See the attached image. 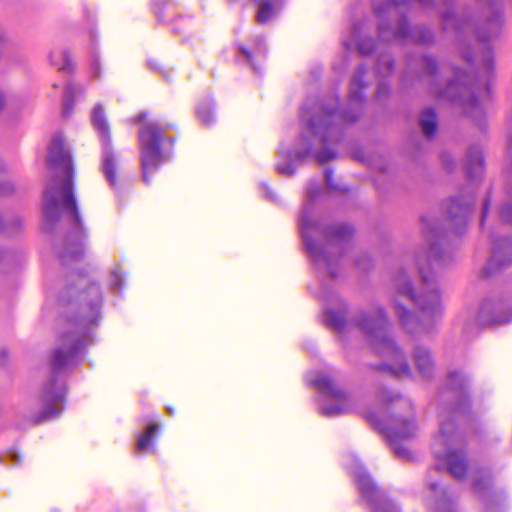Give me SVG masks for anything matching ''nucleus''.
<instances>
[{
  "label": "nucleus",
  "instance_id": "nucleus-1",
  "mask_svg": "<svg viewBox=\"0 0 512 512\" xmlns=\"http://www.w3.org/2000/svg\"><path fill=\"white\" fill-rule=\"evenodd\" d=\"M47 165L53 174V180L46 188L44 196L45 222L52 225L60 218L62 211H67L78 224L80 218L73 193V165L61 136L51 142Z\"/></svg>",
  "mask_w": 512,
  "mask_h": 512
},
{
  "label": "nucleus",
  "instance_id": "nucleus-2",
  "mask_svg": "<svg viewBox=\"0 0 512 512\" xmlns=\"http://www.w3.org/2000/svg\"><path fill=\"white\" fill-rule=\"evenodd\" d=\"M386 323V315L383 310H380L375 318L363 315L358 325L367 336L372 350L387 360L386 363L378 366L377 369L389 372L397 377L408 376L410 369L406 359L396 345L385 335Z\"/></svg>",
  "mask_w": 512,
  "mask_h": 512
},
{
  "label": "nucleus",
  "instance_id": "nucleus-3",
  "mask_svg": "<svg viewBox=\"0 0 512 512\" xmlns=\"http://www.w3.org/2000/svg\"><path fill=\"white\" fill-rule=\"evenodd\" d=\"M414 430L411 403L402 398L397 399L392 407V419L386 428V435L398 457H406L408 451L398 447L397 442L412 437Z\"/></svg>",
  "mask_w": 512,
  "mask_h": 512
},
{
  "label": "nucleus",
  "instance_id": "nucleus-4",
  "mask_svg": "<svg viewBox=\"0 0 512 512\" xmlns=\"http://www.w3.org/2000/svg\"><path fill=\"white\" fill-rule=\"evenodd\" d=\"M139 141L142 153V177L143 181L149 184L165 161L161 150L165 137L161 130H141Z\"/></svg>",
  "mask_w": 512,
  "mask_h": 512
},
{
  "label": "nucleus",
  "instance_id": "nucleus-5",
  "mask_svg": "<svg viewBox=\"0 0 512 512\" xmlns=\"http://www.w3.org/2000/svg\"><path fill=\"white\" fill-rule=\"evenodd\" d=\"M423 283L427 286V290L422 293L419 297H416L413 293L412 285L409 281L399 279L396 283L400 293L406 294L412 301H414L420 309L433 316L440 314L441 312V301L440 294L436 289H429V278L423 268H420Z\"/></svg>",
  "mask_w": 512,
  "mask_h": 512
},
{
  "label": "nucleus",
  "instance_id": "nucleus-6",
  "mask_svg": "<svg viewBox=\"0 0 512 512\" xmlns=\"http://www.w3.org/2000/svg\"><path fill=\"white\" fill-rule=\"evenodd\" d=\"M357 484L372 512H399L386 495L377 488L369 475L360 474L357 477Z\"/></svg>",
  "mask_w": 512,
  "mask_h": 512
},
{
  "label": "nucleus",
  "instance_id": "nucleus-7",
  "mask_svg": "<svg viewBox=\"0 0 512 512\" xmlns=\"http://www.w3.org/2000/svg\"><path fill=\"white\" fill-rule=\"evenodd\" d=\"M102 138L105 141L106 146L103 156L102 170L110 186L115 188L118 186L119 183L117 176V161L115 154L113 153L108 144L109 135L107 133V130H105V132L103 133Z\"/></svg>",
  "mask_w": 512,
  "mask_h": 512
},
{
  "label": "nucleus",
  "instance_id": "nucleus-8",
  "mask_svg": "<svg viewBox=\"0 0 512 512\" xmlns=\"http://www.w3.org/2000/svg\"><path fill=\"white\" fill-rule=\"evenodd\" d=\"M314 386L324 396L337 400H346L344 390L338 387L329 375L321 374L314 380Z\"/></svg>",
  "mask_w": 512,
  "mask_h": 512
},
{
  "label": "nucleus",
  "instance_id": "nucleus-9",
  "mask_svg": "<svg viewBox=\"0 0 512 512\" xmlns=\"http://www.w3.org/2000/svg\"><path fill=\"white\" fill-rule=\"evenodd\" d=\"M446 461L449 473L455 479H463L468 471V465L463 453L454 450H448L446 454Z\"/></svg>",
  "mask_w": 512,
  "mask_h": 512
},
{
  "label": "nucleus",
  "instance_id": "nucleus-10",
  "mask_svg": "<svg viewBox=\"0 0 512 512\" xmlns=\"http://www.w3.org/2000/svg\"><path fill=\"white\" fill-rule=\"evenodd\" d=\"M160 431L161 425L156 423L148 425L145 431L138 436L136 450L139 452H153Z\"/></svg>",
  "mask_w": 512,
  "mask_h": 512
},
{
  "label": "nucleus",
  "instance_id": "nucleus-11",
  "mask_svg": "<svg viewBox=\"0 0 512 512\" xmlns=\"http://www.w3.org/2000/svg\"><path fill=\"white\" fill-rule=\"evenodd\" d=\"M417 369L424 376H429L433 370L430 353L423 347H418L414 354Z\"/></svg>",
  "mask_w": 512,
  "mask_h": 512
},
{
  "label": "nucleus",
  "instance_id": "nucleus-12",
  "mask_svg": "<svg viewBox=\"0 0 512 512\" xmlns=\"http://www.w3.org/2000/svg\"><path fill=\"white\" fill-rule=\"evenodd\" d=\"M258 4L256 20L260 24L268 23L276 13V8L271 0H253Z\"/></svg>",
  "mask_w": 512,
  "mask_h": 512
},
{
  "label": "nucleus",
  "instance_id": "nucleus-13",
  "mask_svg": "<svg viewBox=\"0 0 512 512\" xmlns=\"http://www.w3.org/2000/svg\"><path fill=\"white\" fill-rule=\"evenodd\" d=\"M484 159L480 149L474 148L468 155L467 174L469 177H474L483 170Z\"/></svg>",
  "mask_w": 512,
  "mask_h": 512
},
{
  "label": "nucleus",
  "instance_id": "nucleus-14",
  "mask_svg": "<svg viewBox=\"0 0 512 512\" xmlns=\"http://www.w3.org/2000/svg\"><path fill=\"white\" fill-rule=\"evenodd\" d=\"M345 323L346 320L343 313L336 311H328L326 313L325 324L328 327L336 331H342L345 326Z\"/></svg>",
  "mask_w": 512,
  "mask_h": 512
},
{
  "label": "nucleus",
  "instance_id": "nucleus-15",
  "mask_svg": "<svg viewBox=\"0 0 512 512\" xmlns=\"http://www.w3.org/2000/svg\"><path fill=\"white\" fill-rule=\"evenodd\" d=\"M438 118L432 108H427L420 114V128H437Z\"/></svg>",
  "mask_w": 512,
  "mask_h": 512
},
{
  "label": "nucleus",
  "instance_id": "nucleus-16",
  "mask_svg": "<svg viewBox=\"0 0 512 512\" xmlns=\"http://www.w3.org/2000/svg\"><path fill=\"white\" fill-rule=\"evenodd\" d=\"M196 113L203 124H208L214 118L213 108L210 102L202 101L197 105Z\"/></svg>",
  "mask_w": 512,
  "mask_h": 512
},
{
  "label": "nucleus",
  "instance_id": "nucleus-17",
  "mask_svg": "<svg viewBox=\"0 0 512 512\" xmlns=\"http://www.w3.org/2000/svg\"><path fill=\"white\" fill-rule=\"evenodd\" d=\"M455 432H456V424H455L454 420L449 419V420L444 421L442 423L441 429H440L441 442L445 446H448L450 444V439L454 436Z\"/></svg>",
  "mask_w": 512,
  "mask_h": 512
},
{
  "label": "nucleus",
  "instance_id": "nucleus-18",
  "mask_svg": "<svg viewBox=\"0 0 512 512\" xmlns=\"http://www.w3.org/2000/svg\"><path fill=\"white\" fill-rule=\"evenodd\" d=\"M322 139H323V148L321 151H319L316 154V159L319 164H325L331 160H334L337 157L336 151L333 149H330L328 147L327 136L323 135Z\"/></svg>",
  "mask_w": 512,
  "mask_h": 512
},
{
  "label": "nucleus",
  "instance_id": "nucleus-19",
  "mask_svg": "<svg viewBox=\"0 0 512 512\" xmlns=\"http://www.w3.org/2000/svg\"><path fill=\"white\" fill-rule=\"evenodd\" d=\"M92 123L96 128H106L108 125L107 115L102 104H97L93 108Z\"/></svg>",
  "mask_w": 512,
  "mask_h": 512
},
{
  "label": "nucleus",
  "instance_id": "nucleus-20",
  "mask_svg": "<svg viewBox=\"0 0 512 512\" xmlns=\"http://www.w3.org/2000/svg\"><path fill=\"white\" fill-rule=\"evenodd\" d=\"M76 98V92L74 87L71 84H68L65 89V95H64V108H63V114L65 116H68L71 114L74 103Z\"/></svg>",
  "mask_w": 512,
  "mask_h": 512
},
{
  "label": "nucleus",
  "instance_id": "nucleus-21",
  "mask_svg": "<svg viewBox=\"0 0 512 512\" xmlns=\"http://www.w3.org/2000/svg\"><path fill=\"white\" fill-rule=\"evenodd\" d=\"M353 235V229L347 225L340 226L329 235V240L338 242L349 239Z\"/></svg>",
  "mask_w": 512,
  "mask_h": 512
},
{
  "label": "nucleus",
  "instance_id": "nucleus-22",
  "mask_svg": "<svg viewBox=\"0 0 512 512\" xmlns=\"http://www.w3.org/2000/svg\"><path fill=\"white\" fill-rule=\"evenodd\" d=\"M62 57H63V65H59L58 62H55L53 61V59L51 58V63L58 67V71L61 72V73H64V74H68V75H71L74 73V70H75V66H74V63L69 55V53L67 51H64L62 53Z\"/></svg>",
  "mask_w": 512,
  "mask_h": 512
},
{
  "label": "nucleus",
  "instance_id": "nucleus-23",
  "mask_svg": "<svg viewBox=\"0 0 512 512\" xmlns=\"http://www.w3.org/2000/svg\"><path fill=\"white\" fill-rule=\"evenodd\" d=\"M465 386L464 378L458 372L449 374V387L455 392H462Z\"/></svg>",
  "mask_w": 512,
  "mask_h": 512
},
{
  "label": "nucleus",
  "instance_id": "nucleus-24",
  "mask_svg": "<svg viewBox=\"0 0 512 512\" xmlns=\"http://www.w3.org/2000/svg\"><path fill=\"white\" fill-rule=\"evenodd\" d=\"M345 411H346V408L341 405L325 406L321 409V414L326 417H333V416L343 414Z\"/></svg>",
  "mask_w": 512,
  "mask_h": 512
},
{
  "label": "nucleus",
  "instance_id": "nucleus-25",
  "mask_svg": "<svg viewBox=\"0 0 512 512\" xmlns=\"http://www.w3.org/2000/svg\"><path fill=\"white\" fill-rule=\"evenodd\" d=\"M134 124L142 126V128H155L158 124L149 120L148 113H141L135 119Z\"/></svg>",
  "mask_w": 512,
  "mask_h": 512
},
{
  "label": "nucleus",
  "instance_id": "nucleus-26",
  "mask_svg": "<svg viewBox=\"0 0 512 512\" xmlns=\"http://www.w3.org/2000/svg\"><path fill=\"white\" fill-rule=\"evenodd\" d=\"M67 356L62 350H57L53 356L52 366L55 370L60 369L66 363Z\"/></svg>",
  "mask_w": 512,
  "mask_h": 512
},
{
  "label": "nucleus",
  "instance_id": "nucleus-27",
  "mask_svg": "<svg viewBox=\"0 0 512 512\" xmlns=\"http://www.w3.org/2000/svg\"><path fill=\"white\" fill-rule=\"evenodd\" d=\"M470 407V401L467 396L461 397L459 403L454 408V414L459 415L467 410Z\"/></svg>",
  "mask_w": 512,
  "mask_h": 512
},
{
  "label": "nucleus",
  "instance_id": "nucleus-28",
  "mask_svg": "<svg viewBox=\"0 0 512 512\" xmlns=\"http://www.w3.org/2000/svg\"><path fill=\"white\" fill-rule=\"evenodd\" d=\"M426 72L430 75H434L437 71L436 61L432 57H425L423 59Z\"/></svg>",
  "mask_w": 512,
  "mask_h": 512
},
{
  "label": "nucleus",
  "instance_id": "nucleus-29",
  "mask_svg": "<svg viewBox=\"0 0 512 512\" xmlns=\"http://www.w3.org/2000/svg\"><path fill=\"white\" fill-rule=\"evenodd\" d=\"M396 312L399 317V320L403 325L407 324L408 318H410L411 314L404 307L397 305Z\"/></svg>",
  "mask_w": 512,
  "mask_h": 512
},
{
  "label": "nucleus",
  "instance_id": "nucleus-30",
  "mask_svg": "<svg viewBox=\"0 0 512 512\" xmlns=\"http://www.w3.org/2000/svg\"><path fill=\"white\" fill-rule=\"evenodd\" d=\"M501 220L506 224H512V206L508 205L503 208L500 214Z\"/></svg>",
  "mask_w": 512,
  "mask_h": 512
},
{
  "label": "nucleus",
  "instance_id": "nucleus-31",
  "mask_svg": "<svg viewBox=\"0 0 512 512\" xmlns=\"http://www.w3.org/2000/svg\"><path fill=\"white\" fill-rule=\"evenodd\" d=\"M358 49L361 54L367 55L374 50V43H373V41H368L367 43L360 42L358 44Z\"/></svg>",
  "mask_w": 512,
  "mask_h": 512
},
{
  "label": "nucleus",
  "instance_id": "nucleus-32",
  "mask_svg": "<svg viewBox=\"0 0 512 512\" xmlns=\"http://www.w3.org/2000/svg\"><path fill=\"white\" fill-rule=\"evenodd\" d=\"M60 413V411L56 408H52L51 410L47 411L46 413H44L37 421L36 423H41L45 420H48L50 418H53L55 416H57L58 414Z\"/></svg>",
  "mask_w": 512,
  "mask_h": 512
},
{
  "label": "nucleus",
  "instance_id": "nucleus-33",
  "mask_svg": "<svg viewBox=\"0 0 512 512\" xmlns=\"http://www.w3.org/2000/svg\"><path fill=\"white\" fill-rule=\"evenodd\" d=\"M239 51L244 56V58L252 65L254 66L253 59H252V53L251 51L245 47L244 45H239Z\"/></svg>",
  "mask_w": 512,
  "mask_h": 512
},
{
  "label": "nucleus",
  "instance_id": "nucleus-34",
  "mask_svg": "<svg viewBox=\"0 0 512 512\" xmlns=\"http://www.w3.org/2000/svg\"><path fill=\"white\" fill-rule=\"evenodd\" d=\"M458 209L459 210H464L463 207L459 204V202L457 200H452L451 201V206H450V209H449V213L452 216H456L458 214Z\"/></svg>",
  "mask_w": 512,
  "mask_h": 512
},
{
  "label": "nucleus",
  "instance_id": "nucleus-35",
  "mask_svg": "<svg viewBox=\"0 0 512 512\" xmlns=\"http://www.w3.org/2000/svg\"><path fill=\"white\" fill-rule=\"evenodd\" d=\"M254 52L257 55L265 54V47L260 40H254Z\"/></svg>",
  "mask_w": 512,
  "mask_h": 512
},
{
  "label": "nucleus",
  "instance_id": "nucleus-36",
  "mask_svg": "<svg viewBox=\"0 0 512 512\" xmlns=\"http://www.w3.org/2000/svg\"><path fill=\"white\" fill-rule=\"evenodd\" d=\"M325 178H326V183H327L328 187H330L332 189H337V187L333 183L332 171L331 170H327L326 171Z\"/></svg>",
  "mask_w": 512,
  "mask_h": 512
},
{
  "label": "nucleus",
  "instance_id": "nucleus-37",
  "mask_svg": "<svg viewBox=\"0 0 512 512\" xmlns=\"http://www.w3.org/2000/svg\"><path fill=\"white\" fill-rule=\"evenodd\" d=\"M363 75H364V72H362L360 75L356 76L353 79V86H355V87H364L365 86L362 81Z\"/></svg>",
  "mask_w": 512,
  "mask_h": 512
},
{
  "label": "nucleus",
  "instance_id": "nucleus-38",
  "mask_svg": "<svg viewBox=\"0 0 512 512\" xmlns=\"http://www.w3.org/2000/svg\"><path fill=\"white\" fill-rule=\"evenodd\" d=\"M488 209H489V201L487 200L484 204V207H483V212H482V219H481V225L484 224V221L488 215Z\"/></svg>",
  "mask_w": 512,
  "mask_h": 512
},
{
  "label": "nucleus",
  "instance_id": "nucleus-39",
  "mask_svg": "<svg viewBox=\"0 0 512 512\" xmlns=\"http://www.w3.org/2000/svg\"><path fill=\"white\" fill-rule=\"evenodd\" d=\"M437 130H423L424 134H425V137L428 139V140H431L434 135H435V132Z\"/></svg>",
  "mask_w": 512,
  "mask_h": 512
},
{
  "label": "nucleus",
  "instance_id": "nucleus-40",
  "mask_svg": "<svg viewBox=\"0 0 512 512\" xmlns=\"http://www.w3.org/2000/svg\"><path fill=\"white\" fill-rule=\"evenodd\" d=\"M432 39H433L432 34L430 32H426V34L423 35L421 41L426 43V42H430Z\"/></svg>",
  "mask_w": 512,
  "mask_h": 512
},
{
  "label": "nucleus",
  "instance_id": "nucleus-41",
  "mask_svg": "<svg viewBox=\"0 0 512 512\" xmlns=\"http://www.w3.org/2000/svg\"><path fill=\"white\" fill-rule=\"evenodd\" d=\"M6 105L5 97L3 93L0 91V111L4 109Z\"/></svg>",
  "mask_w": 512,
  "mask_h": 512
},
{
  "label": "nucleus",
  "instance_id": "nucleus-42",
  "mask_svg": "<svg viewBox=\"0 0 512 512\" xmlns=\"http://www.w3.org/2000/svg\"><path fill=\"white\" fill-rule=\"evenodd\" d=\"M69 257H74V258H77V259H78V258H80V255H79L78 253H76L75 255H70V254H69V255H66V256H64V257H63V261H64L65 263H66V262H68V258H69Z\"/></svg>",
  "mask_w": 512,
  "mask_h": 512
},
{
  "label": "nucleus",
  "instance_id": "nucleus-43",
  "mask_svg": "<svg viewBox=\"0 0 512 512\" xmlns=\"http://www.w3.org/2000/svg\"><path fill=\"white\" fill-rule=\"evenodd\" d=\"M382 92H383V93H388V92H389L388 87H386V86H381V87L379 88V90H378V96H379V95H380V93H382Z\"/></svg>",
  "mask_w": 512,
  "mask_h": 512
},
{
  "label": "nucleus",
  "instance_id": "nucleus-44",
  "mask_svg": "<svg viewBox=\"0 0 512 512\" xmlns=\"http://www.w3.org/2000/svg\"><path fill=\"white\" fill-rule=\"evenodd\" d=\"M100 74H99V67L98 65H95L94 67V77L95 78H99Z\"/></svg>",
  "mask_w": 512,
  "mask_h": 512
},
{
  "label": "nucleus",
  "instance_id": "nucleus-45",
  "mask_svg": "<svg viewBox=\"0 0 512 512\" xmlns=\"http://www.w3.org/2000/svg\"><path fill=\"white\" fill-rule=\"evenodd\" d=\"M354 158H355L356 160H358V161H363V160H364L363 156H360V155H358V154H355V155H354Z\"/></svg>",
  "mask_w": 512,
  "mask_h": 512
},
{
  "label": "nucleus",
  "instance_id": "nucleus-46",
  "mask_svg": "<svg viewBox=\"0 0 512 512\" xmlns=\"http://www.w3.org/2000/svg\"><path fill=\"white\" fill-rule=\"evenodd\" d=\"M167 412L170 416L174 415V410L171 407H167Z\"/></svg>",
  "mask_w": 512,
  "mask_h": 512
},
{
  "label": "nucleus",
  "instance_id": "nucleus-47",
  "mask_svg": "<svg viewBox=\"0 0 512 512\" xmlns=\"http://www.w3.org/2000/svg\"><path fill=\"white\" fill-rule=\"evenodd\" d=\"M494 321H495V322H497V323H503V322H506V320L499 319V318L494 319Z\"/></svg>",
  "mask_w": 512,
  "mask_h": 512
},
{
  "label": "nucleus",
  "instance_id": "nucleus-48",
  "mask_svg": "<svg viewBox=\"0 0 512 512\" xmlns=\"http://www.w3.org/2000/svg\"><path fill=\"white\" fill-rule=\"evenodd\" d=\"M375 11H376V13H377L378 15H380V14H381V9H380V8H377Z\"/></svg>",
  "mask_w": 512,
  "mask_h": 512
},
{
  "label": "nucleus",
  "instance_id": "nucleus-49",
  "mask_svg": "<svg viewBox=\"0 0 512 512\" xmlns=\"http://www.w3.org/2000/svg\"><path fill=\"white\" fill-rule=\"evenodd\" d=\"M392 1H393V3H394L395 5H398V4H399V2H398V1H396V0H392Z\"/></svg>",
  "mask_w": 512,
  "mask_h": 512
},
{
  "label": "nucleus",
  "instance_id": "nucleus-50",
  "mask_svg": "<svg viewBox=\"0 0 512 512\" xmlns=\"http://www.w3.org/2000/svg\"><path fill=\"white\" fill-rule=\"evenodd\" d=\"M307 248H308V250H309L310 252H312V247H311V246H309V245H308V246H307Z\"/></svg>",
  "mask_w": 512,
  "mask_h": 512
},
{
  "label": "nucleus",
  "instance_id": "nucleus-51",
  "mask_svg": "<svg viewBox=\"0 0 512 512\" xmlns=\"http://www.w3.org/2000/svg\"><path fill=\"white\" fill-rule=\"evenodd\" d=\"M431 488H432L433 490H435V489H436V485L432 484V485H431Z\"/></svg>",
  "mask_w": 512,
  "mask_h": 512
},
{
  "label": "nucleus",
  "instance_id": "nucleus-52",
  "mask_svg": "<svg viewBox=\"0 0 512 512\" xmlns=\"http://www.w3.org/2000/svg\"><path fill=\"white\" fill-rule=\"evenodd\" d=\"M509 149L512 150V141H511V143L509 145Z\"/></svg>",
  "mask_w": 512,
  "mask_h": 512
}]
</instances>
